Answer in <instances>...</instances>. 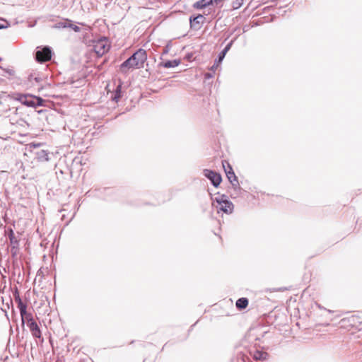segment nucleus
Returning <instances> with one entry per match:
<instances>
[{
	"mask_svg": "<svg viewBox=\"0 0 362 362\" xmlns=\"http://www.w3.org/2000/svg\"><path fill=\"white\" fill-rule=\"evenodd\" d=\"M146 59L147 54L146 50L139 49L120 65V71L126 73L131 69L142 68Z\"/></svg>",
	"mask_w": 362,
	"mask_h": 362,
	"instance_id": "1",
	"label": "nucleus"
},
{
	"mask_svg": "<svg viewBox=\"0 0 362 362\" xmlns=\"http://www.w3.org/2000/svg\"><path fill=\"white\" fill-rule=\"evenodd\" d=\"M16 99L22 104L32 107L42 106L45 101L40 97L29 94H18Z\"/></svg>",
	"mask_w": 362,
	"mask_h": 362,
	"instance_id": "2",
	"label": "nucleus"
},
{
	"mask_svg": "<svg viewBox=\"0 0 362 362\" xmlns=\"http://www.w3.org/2000/svg\"><path fill=\"white\" fill-rule=\"evenodd\" d=\"M110 42L105 37L94 42L93 50L98 57L104 55L110 50Z\"/></svg>",
	"mask_w": 362,
	"mask_h": 362,
	"instance_id": "3",
	"label": "nucleus"
},
{
	"mask_svg": "<svg viewBox=\"0 0 362 362\" xmlns=\"http://www.w3.org/2000/svg\"><path fill=\"white\" fill-rule=\"evenodd\" d=\"M217 202V210L218 212L223 211L225 214H229L233 212V204L230 201L225 199L224 196H222L220 198L216 199Z\"/></svg>",
	"mask_w": 362,
	"mask_h": 362,
	"instance_id": "4",
	"label": "nucleus"
},
{
	"mask_svg": "<svg viewBox=\"0 0 362 362\" xmlns=\"http://www.w3.org/2000/svg\"><path fill=\"white\" fill-rule=\"evenodd\" d=\"M339 323L341 328L351 330L352 328L357 327L358 323H359V318L357 316L351 315L341 319Z\"/></svg>",
	"mask_w": 362,
	"mask_h": 362,
	"instance_id": "5",
	"label": "nucleus"
},
{
	"mask_svg": "<svg viewBox=\"0 0 362 362\" xmlns=\"http://www.w3.org/2000/svg\"><path fill=\"white\" fill-rule=\"evenodd\" d=\"M223 168H224L225 173L227 175V177L230 182L233 186H237L238 185V180L237 177L235 176L233 170L229 163L226 160L222 162Z\"/></svg>",
	"mask_w": 362,
	"mask_h": 362,
	"instance_id": "6",
	"label": "nucleus"
},
{
	"mask_svg": "<svg viewBox=\"0 0 362 362\" xmlns=\"http://www.w3.org/2000/svg\"><path fill=\"white\" fill-rule=\"evenodd\" d=\"M52 52L49 47H44L37 50L35 54L36 60L39 62H46L51 59Z\"/></svg>",
	"mask_w": 362,
	"mask_h": 362,
	"instance_id": "7",
	"label": "nucleus"
},
{
	"mask_svg": "<svg viewBox=\"0 0 362 362\" xmlns=\"http://www.w3.org/2000/svg\"><path fill=\"white\" fill-rule=\"evenodd\" d=\"M204 175L211 181L215 187H218L221 184L222 179L220 174L210 170H204Z\"/></svg>",
	"mask_w": 362,
	"mask_h": 362,
	"instance_id": "8",
	"label": "nucleus"
},
{
	"mask_svg": "<svg viewBox=\"0 0 362 362\" xmlns=\"http://www.w3.org/2000/svg\"><path fill=\"white\" fill-rule=\"evenodd\" d=\"M28 327H29V329L31 332V334L34 337L39 338V339L41 338V336H42L41 330H40L39 326L37 325V324L36 323V322L28 325Z\"/></svg>",
	"mask_w": 362,
	"mask_h": 362,
	"instance_id": "9",
	"label": "nucleus"
},
{
	"mask_svg": "<svg viewBox=\"0 0 362 362\" xmlns=\"http://www.w3.org/2000/svg\"><path fill=\"white\" fill-rule=\"evenodd\" d=\"M252 356L255 361H264L267 358L268 354L265 351L256 350L252 354Z\"/></svg>",
	"mask_w": 362,
	"mask_h": 362,
	"instance_id": "10",
	"label": "nucleus"
},
{
	"mask_svg": "<svg viewBox=\"0 0 362 362\" xmlns=\"http://www.w3.org/2000/svg\"><path fill=\"white\" fill-rule=\"evenodd\" d=\"M213 0H200L195 2L193 4V7L197 9H202L206 8V6L212 4Z\"/></svg>",
	"mask_w": 362,
	"mask_h": 362,
	"instance_id": "11",
	"label": "nucleus"
},
{
	"mask_svg": "<svg viewBox=\"0 0 362 362\" xmlns=\"http://www.w3.org/2000/svg\"><path fill=\"white\" fill-rule=\"evenodd\" d=\"M21 317L23 324H24L25 321H26L27 325L35 322L32 313H28L27 311H25V315H21Z\"/></svg>",
	"mask_w": 362,
	"mask_h": 362,
	"instance_id": "12",
	"label": "nucleus"
},
{
	"mask_svg": "<svg viewBox=\"0 0 362 362\" xmlns=\"http://www.w3.org/2000/svg\"><path fill=\"white\" fill-rule=\"evenodd\" d=\"M235 305L238 309L243 310L247 307L248 305V300L246 298H239L235 303Z\"/></svg>",
	"mask_w": 362,
	"mask_h": 362,
	"instance_id": "13",
	"label": "nucleus"
},
{
	"mask_svg": "<svg viewBox=\"0 0 362 362\" xmlns=\"http://www.w3.org/2000/svg\"><path fill=\"white\" fill-rule=\"evenodd\" d=\"M244 0H230V5L233 9H238L242 6Z\"/></svg>",
	"mask_w": 362,
	"mask_h": 362,
	"instance_id": "14",
	"label": "nucleus"
},
{
	"mask_svg": "<svg viewBox=\"0 0 362 362\" xmlns=\"http://www.w3.org/2000/svg\"><path fill=\"white\" fill-rule=\"evenodd\" d=\"M121 98V86L118 85L117 86V89L115 93H112V95H111V98L117 102L118 100Z\"/></svg>",
	"mask_w": 362,
	"mask_h": 362,
	"instance_id": "15",
	"label": "nucleus"
},
{
	"mask_svg": "<svg viewBox=\"0 0 362 362\" xmlns=\"http://www.w3.org/2000/svg\"><path fill=\"white\" fill-rule=\"evenodd\" d=\"M37 158L39 160H48V153L46 151L42 150L37 153Z\"/></svg>",
	"mask_w": 362,
	"mask_h": 362,
	"instance_id": "16",
	"label": "nucleus"
},
{
	"mask_svg": "<svg viewBox=\"0 0 362 362\" xmlns=\"http://www.w3.org/2000/svg\"><path fill=\"white\" fill-rule=\"evenodd\" d=\"M18 308L20 310L21 315H23L27 311V305L22 301L18 305Z\"/></svg>",
	"mask_w": 362,
	"mask_h": 362,
	"instance_id": "17",
	"label": "nucleus"
},
{
	"mask_svg": "<svg viewBox=\"0 0 362 362\" xmlns=\"http://www.w3.org/2000/svg\"><path fill=\"white\" fill-rule=\"evenodd\" d=\"M204 19V16L202 15H198L197 16L192 18H190V23L192 25H194L195 23H199L200 21Z\"/></svg>",
	"mask_w": 362,
	"mask_h": 362,
	"instance_id": "18",
	"label": "nucleus"
},
{
	"mask_svg": "<svg viewBox=\"0 0 362 362\" xmlns=\"http://www.w3.org/2000/svg\"><path fill=\"white\" fill-rule=\"evenodd\" d=\"M238 362H250V360L245 354H240L238 356Z\"/></svg>",
	"mask_w": 362,
	"mask_h": 362,
	"instance_id": "19",
	"label": "nucleus"
},
{
	"mask_svg": "<svg viewBox=\"0 0 362 362\" xmlns=\"http://www.w3.org/2000/svg\"><path fill=\"white\" fill-rule=\"evenodd\" d=\"M14 299H15V301L17 303V305H18L20 303L22 302V299L21 298L18 291H16V293L14 294Z\"/></svg>",
	"mask_w": 362,
	"mask_h": 362,
	"instance_id": "20",
	"label": "nucleus"
},
{
	"mask_svg": "<svg viewBox=\"0 0 362 362\" xmlns=\"http://www.w3.org/2000/svg\"><path fill=\"white\" fill-rule=\"evenodd\" d=\"M225 55L226 54H224V53H223V52H221V53L219 55L218 60L217 61V65L216 66L219 65V64L222 62V60L225 57Z\"/></svg>",
	"mask_w": 362,
	"mask_h": 362,
	"instance_id": "21",
	"label": "nucleus"
},
{
	"mask_svg": "<svg viewBox=\"0 0 362 362\" xmlns=\"http://www.w3.org/2000/svg\"><path fill=\"white\" fill-rule=\"evenodd\" d=\"M69 27L73 29L75 32H78L80 31V28L76 25H74V24H70L69 25Z\"/></svg>",
	"mask_w": 362,
	"mask_h": 362,
	"instance_id": "22",
	"label": "nucleus"
},
{
	"mask_svg": "<svg viewBox=\"0 0 362 362\" xmlns=\"http://www.w3.org/2000/svg\"><path fill=\"white\" fill-rule=\"evenodd\" d=\"M231 42L229 43L228 45H227V46L223 49V50L222 51L223 53H224V54H226V53L228 52V51L230 49V46H231Z\"/></svg>",
	"mask_w": 362,
	"mask_h": 362,
	"instance_id": "23",
	"label": "nucleus"
},
{
	"mask_svg": "<svg viewBox=\"0 0 362 362\" xmlns=\"http://www.w3.org/2000/svg\"><path fill=\"white\" fill-rule=\"evenodd\" d=\"M231 42L229 43L228 45H227V46L223 49V50L222 51L223 53H224V54H226V53L228 52V51L230 49V46H231Z\"/></svg>",
	"mask_w": 362,
	"mask_h": 362,
	"instance_id": "24",
	"label": "nucleus"
},
{
	"mask_svg": "<svg viewBox=\"0 0 362 362\" xmlns=\"http://www.w3.org/2000/svg\"><path fill=\"white\" fill-rule=\"evenodd\" d=\"M231 42L229 43L228 45H227V46L223 49V50L222 51L223 53H224V54H226V53L228 52V51L230 49V46H231Z\"/></svg>",
	"mask_w": 362,
	"mask_h": 362,
	"instance_id": "25",
	"label": "nucleus"
},
{
	"mask_svg": "<svg viewBox=\"0 0 362 362\" xmlns=\"http://www.w3.org/2000/svg\"><path fill=\"white\" fill-rule=\"evenodd\" d=\"M41 145H42V144H41L40 143H37V144L30 143V144H29V146H30V148H37V147L41 146Z\"/></svg>",
	"mask_w": 362,
	"mask_h": 362,
	"instance_id": "26",
	"label": "nucleus"
},
{
	"mask_svg": "<svg viewBox=\"0 0 362 362\" xmlns=\"http://www.w3.org/2000/svg\"><path fill=\"white\" fill-rule=\"evenodd\" d=\"M165 67H171V66H173V62H167L165 63Z\"/></svg>",
	"mask_w": 362,
	"mask_h": 362,
	"instance_id": "27",
	"label": "nucleus"
},
{
	"mask_svg": "<svg viewBox=\"0 0 362 362\" xmlns=\"http://www.w3.org/2000/svg\"><path fill=\"white\" fill-rule=\"evenodd\" d=\"M216 65H217V62H216L215 64L213 65L212 69H216L218 66H216Z\"/></svg>",
	"mask_w": 362,
	"mask_h": 362,
	"instance_id": "28",
	"label": "nucleus"
},
{
	"mask_svg": "<svg viewBox=\"0 0 362 362\" xmlns=\"http://www.w3.org/2000/svg\"><path fill=\"white\" fill-rule=\"evenodd\" d=\"M106 89L107 90V92L110 91V85H107Z\"/></svg>",
	"mask_w": 362,
	"mask_h": 362,
	"instance_id": "29",
	"label": "nucleus"
},
{
	"mask_svg": "<svg viewBox=\"0 0 362 362\" xmlns=\"http://www.w3.org/2000/svg\"><path fill=\"white\" fill-rule=\"evenodd\" d=\"M3 28H4V26L0 25V29Z\"/></svg>",
	"mask_w": 362,
	"mask_h": 362,
	"instance_id": "30",
	"label": "nucleus"
}]
</instances>
